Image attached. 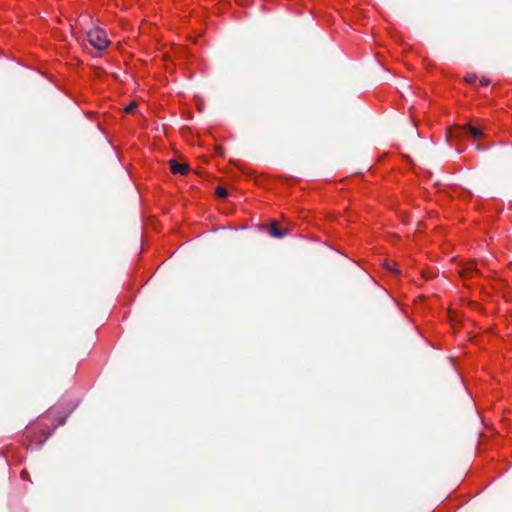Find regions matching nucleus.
I'll return each mask as SVG.
<instances>
[{
	"label": "nucleus",
	"mask_w": 512,
	"mask_h": 512,
	"mask_svg": "<svg viewBox=\"0 0 512 512\" xmlns=\"http://www.w3.org/2000/svg\"><path fill=\"white\" fill-rule=\"evenodd\" d=\"M287 232V230L280 229L275 222L271 224L269 229L270 235L275 238H282L287 234Z\"/></svg>",
	"instance_id": "nucleus-3"
},
{
	"label": "nucleus",
	"mask_w": 512,
	"mask_h": 512,
	"mask_svg": "<svg viewBox=\"0 0 512 512\" xmlns=\"http://www.w3.org/2000/svg\"><path fill=\"white\" fill-rule=\"evenodd\" d=\"M489 83H490L489 79L482 78V79L480 80V85H481V86H487Z\"/></svg>",
	"instance_id": "nucleus-8"
},
{
	"label": "nucleus",
	"mask_w": 512,
	"mask_h": 512,
	"mask_svg": "<svg viewBox=\"0 0 512 512\" xmlns=\"http://www.w3.org/2000/svg\"><path fill=\"white\" fill-rule=\"evenodd\" d=\"M387 269H389V270H391V271H393L395 273H400L399 270L392 269L389 264H387Z\"/></svg>",
	"instance_id": "nucleus-9"
},
{
	"label": "nucleus",
	"mask_w": 512,
	"mask_h": 512,
	"mask_svg": "<svg viewBox=\"0 0 512 512\" xmlns=\"http://www.w3.org/2000/svg\"><path fill=\"white\" fill-rule=\"evenodd\" d=\"M216 194L220 198H225L228 195L227 190L224 187H221V186H218L216 188Z\"/></svg>",
	"instance_id": "nucleus-5"
},
{
	"label": "nucleus",
	"mask_w": 512,
	"mask_h": 512,
	"mask_svg": "<svg viewBox=\"0 0 512 512\" xmlns=\"http://www.w3.org/2000/svg\"><path fill=\"white\" fill-rule=\"evenodd\" d=\"M467 131L473 138H479L482 135V131L472 125L467 126Z\"/></svg>",
	"instance_id": "nucleus-4"
},
{
	"label": "nucleus",
	"mask_w": 512,
	"mask_h": 512,
	"mask_svg": "<svg viewBox=\"0 0 512 512\" xmlns=\"http://www.w3.org/2000/svg\"><path fill=\"white\" fill-rule=\"evenodd\" d=\"M170 170L173 174L185 175L188 172V166L185 164H181L176 160H171Z\"/></svg>",
	"instance_id": "nucleus-2"
},
{
	"label": "nucleus",
	"mask_w": 512,
	"mask_h": 512,
	"mask_svg": "<svg viewBox=\"0 0 512 512\" xmlns=\"http://www.w3.org/2000/svg\"><path fill=\"white\" fill-rule=\"evenodd\" d=\"M87 40L98 51H104L110 44L106 31L99 27L87 32Z\"/></svg>",
	"instance_id": "nucleus-1"
},
{
	"label": "nucleus",
	"mask_w": 512,
	"mask_h": 512,
	"mask_svg": "<svg viewBox=\"0 0 512 512\" xmlns=\"http://www.w3.org/2000/svg\"><path fill=\"white\" fill-rule=\"evenodd\" d=\"M476 75H468L465 77V80L469 84H473L476 81Z\"/></svg>",
	"instance_id": "nucleus-7"
},
{
	"label": "nucleus",
	"mask_w": 512,
	"mask_h": 512,
	"mask_svg": "<svg viewBox=\"0 0 512 512\" xmlns=\"http://www.w3.org/2000/svg\"><path fill=\"white\" fill-rule=\"evenodd\" d=\"M136 107H137L136 102H132L128 106H126L124 110L126 113H132Z\"/></svg>",
	"instance_id": "nucleus-6"
},
{
	"label": "nucleus",
	"mask_w": 512,
	"mask_h": 512,
	"mask_svg": "<svg viewBox=\"0 0 512 512\" xmlns=\"http://www.w3.org/2000/svg\"><path fill=\"white\" fill-rule=\"evenodd\" d=\"M26 474H27V473H26V471H22V473H21V477H22L23 479H25Z\"/></svg>",
	"instance_id": "nucleus-10"
}]
</instances>
